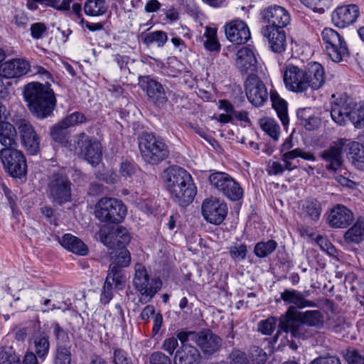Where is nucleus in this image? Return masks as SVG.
I'll use <instances>...</instances> for the list:
<instances>
[{
	"label": "nucleus",
	"instance_id": "13",
	"mask_svg": "<svg viewBox=\"0 0 364 364\" xmlns=\"http://www.w3.org/2000/svg\"><path fill=\"white\" fill-rule=\"evenodd\" d=\"M245 90L248 101L255 107H262L267 101L269 93L260 78L250 74L245 82Z\"/></svg>",
	"mask_w": 364,
	"mask_h": 364
},
{
	"label": "nucleus",
	"instance_id": "12",
	"mask_svg": "<svg viewBox=\"0 0 364 364\" xmlns=\"http://www.w3.org/2000/svg\"><path fill=\"white\" fill-rule=\"evenodd\" d=\"M71 185L67 176L61 173L53 174L48 187L49 197L59 205L70 201Z\"/></svg>",
	"mask_w": 364,
	"mask_h": 364
},
{
	"label": "nucleus",
	"instance_id": "31",
	"mask_svg": "<svg viewBox=\"0 0 364 364\" xmlns=\"http://www.w3.org/2000/svg\"><path fill=\"white\" fill-rule=\"evenodd\" d=\"M300 210L302 217L308 220L316 222L320 218L322 208L317 199L310 198L301 202Z\"/></svg>",
	"mask_w": 364,
	"mask_h": 364
},
{
	"label": "nucleus",
	"instance_id": "63",
	"mask_svg": "<svg viewBox=\"0 0 364 364\" xmlns=\"http://www.w3.org/2000/svg\"><path fill=\"white\" fill-rule=\"evenodd\" d=\"M31 36L33 39H41L47 31V27L44 23L37 22L31 24Z\"/></svg>",
	"mask_w": 364,
	"mask_h": 364
},
{
	"label": "nucleus",
	"instance_id": "43",
	"mask_svg": "<svg viewBox=\"0 0 364 364\" xmlns=\"http://www.w3.org/2000/svg\"><path fill=\"white\" fill-rule=\"evenodd\" d=\"M141 37L143 43L146 46L156 43L159 48L164 47L168 41V36L166 33L163 31L142 33Z\"/></svg>",
	"mask_w": 364,
	"mask_h": 364
},
{
	"label": "nucleus",
	"instance_id": "57",
	"mask_svg": "<svg viewBox=\"0 0 364 364\" xmlns=\"http://www.w3.org/2000/svg\"><path fill=\"white\" fill-rule=\"evenodd\" d=\"M228 364H250L245 352L234 349L228 357Z\"/></svg>",
	"mask_w": 364,
	"mask_h": 364
},
{
	"label": "nucleus",
	"instance_id": "6",
	"mask_svg": "<svg viewBox=\"0 0 364 364\" xmlns=\"http://www.w3.org/2000/svg\"><path fill=\"white\" fill-rule=\"evenodd\" d=\"M127 207L122 200L102 198L96 205L95 216L102 222L122 223L127 215Z\"/></svg>",
	"mask_w": 364,
	"mask_h": 364
},
{
	"label": "nucleus",
	"instance_id": "22",
	"mask_svg": "<svg viewBox=\"0 0 364 364\" xmlns=\"http://www.w3.org/2000/svg\"><path fill=\"white\" fill-rule=\"evenodd\" d=\"M133 285L141 296L150 299L161 289L162 282L159 278H151L150 274H134Z\"/></svg>",
	"mask_w": 364,
	"mask_h": 364
},
{
	"label": "nucleus",
	"instance_id": "36",
	"mask_svg": "<svg viewBox=\"0 0 364 364\" xmlns=\"http://www.w3.org/2000/svg\"><path fill=\"white\" fill-rule=\"evenodd\" d=\"M131 262V255L127 248H119L109 264L110 273H120Z\"/></svg>",
	"mask_w": 364,
	"mask_h": 364
},
{
	"label": "nucleus",
	"instance_id": "9",
	"mask_svg": "<svg viewBox=\"0 0 364 364\" xmlns=\"http://www.w3.org/2000/svg\"><path fill=\"white\" fill-rule=\"evenodd\" d=\"M334 99L331 106V117L333 121L340 126H344L348 121L356 100L346 93L333 95Z\"/></svg>",
	"mask_w": 364,
	"mask_h": 364
},
{
	"label": "nucleus",
	"instance_id": "11",
	"mask_svg": "<svg viewBox=\"0 0 364 364\" xmlns=\"http://www.w3.org/2000/svg\"><path fill=\"white\" fill-rule=\"evenodd\" d=\"M192 331H180L178 338L181 347L176 350L174 362L178 364H198L200 356L198 349L189 344L191 341Z\"/></svg>",
	"mask_w": 364,
	"mask_h": 364
},
{
	"label": "nucleus",
	"instance_id": "49",
	"mask_svg": "<svg viewBox=\"0 0 364 364\" xmlns=\"http://www.w3.org/2000/svg\"><path fill=\"white\" fill-rule=\"evenodd\" d=\"M115 233L114 228L103 227L99 232L100 242L109 249H116Z\"/></svg>",
	"mask_w": 364,
	"mask_h": 364
},
{
	"label": "nucleus",
	"instance_id": "27",
	"mask_svg": "<svg viewBox=\"0 0 364 364\" xmlns=\"http://www.w3.org/2000/svg\"><path fill=\"white\" fill-rule=\"evenodd\" d=\"M141 86L144 90L148 97L151 100L155 105L160 106L167 101L166 92L162 85L158 81L151 79L149 77H144L141 81Z\"/></svg>",
	"mask_w": 364,
	"mask_h": 364
},
{
	"label": "nucleus",
	"instance_id": "64",
	"mask_svg": "<svg viewBox=\"0 0 364 364\" xmlns=\"http://www.w3.org/2000/svg\"><path fill=\"white\" fill-rule=\"evenodd\" d=\"M150 364H171L170 358L161 352L153 353L149 358Z\"/></svg>",
	"mask_w": 364,
	"mask_h": 364
},
{
	"label": "nucleus",
	"instance_id": "56",
	"mask_svg": "<svg viewBox=\"0 0 364 364\" xmlns=\"http://www.w3.org/2000/svg\"><path fill=\"white\" fill-rule=\"evenodd\" d=\"M229 253L232 259L235 260H243L246 258L247 247L245 244H235L229 248Z\"/></svg>",
	"mask_w": 364,
	"mask_h": 364
},
{
	"label": "nucleus",
	"instance_id": "30",
	"mask_svg": "<svg viewBox=\"0 0 364 364\" xmlns=\"http://www.w3.org/2000/svg\"><path fill=\"white\" fill-rule=\"evenodd\" d=\"M257 63V58L251 49L243 47L237 51L236 65L242 73L256 71Z\"/></svg>",
	"mask_w": 364,
	"mask_h": 364
},
{
	"label": "nucleus",
	"instance_id": "62",
	"mask_svg": "<svg viewBox=\"0 0 364 364\" xmlns=\"http://www.w3.org/2000/svg\"><path fill=\"white\" fill-rule=\"evenodd\" d=\"M345 359L349 364H364V353L361 354L358 350H347Z\"/></svg>",
	"mask_w": 364,
	"mask_h": 364
},
{
	"label": "nucleus",
	"instance_id": "44",
	"mask_svg": "<svg viewBox=\"0 0 364 364\" xmlns=\"http://www.w3.org/2000/svg\"><path fill=\"white\" fill-rule=\"evenodd\" d=\"M65 124H62V121L55 124L50 129V136L52 139L65 146H67L69 141V132Z\"/></svg>",
	"mask_w": 364,
	"mask_h": 364
},
{
	"label": "nucleus",
	"instance_id": "2",
	"mask_svg": "<svg viewBox=\"0 0 364 364\" xmlns=\"http://www.w3.org/2000/svg\"><path fill=\"white\" fill-rule=\"evenodd\" d=\"M23 96L30 111L38 118L48 117L55 107L56 99L53 90L39 82L26 85Z\"/></svg>",
	"mask_w": 364,
	"mask_h": 364
},
{
	"label": "nucleus",
	"instance_id": "32",
	"mask_svg": "<svg viewBox=\"0 0 364 364\" xmlns=\"http://www.w3.org/2000/svg\"><path fill=\"white\" fill-rule=\"evenodd\" d=\"M346 148L352 164L358 169L364 171V145L348 139Z\"/></svg>",
	"mask_w": 364,
	"mask_h": 364
},
{
	"label": "nucleus",
	"instance_id": "37",
	"mask_svg": "<svg viewBox=\"0 0 364 364\" xmlns=\"http://www.w3.org/2000/svg\"><path fill=\"white\" fill-rule=\"evenodd\" d=\"M269 97L273 108L277 112V116L281 120L283 126L286 127L289 124V122L287 102L281 98L275 91H271Z\"/></svg>",
	"mask_w": 364,
	"mask_h": 364
},
{
	"label": "nucleus",
	"instance_id": "24",
	"mask_svg": "<svg viewBox=\"0 0 364 364\" xmlns=\"http://www.w3.org/2000/svg\"><path fill=\"white\" fill-rule=\"evenodd\" d=\"M30 68L25 59L14 58L0 65V76L7 79L20 77L27 74Z\"/></svg>",
	"mask_w": 364,
	"mask_h": 364
},
{
	"label": "nucleus",
	"instance_id": "5",
	"mask_svg": "<svg viewBox=\"0 0 364 364\" xmlns=\"http://www.w3.org/2000/svg\"><path fill=\"white\" fill-rule=\"evenodd\" d=\"M208 181L212 188L232 201L243 198L244 191L240 183L228 173L214 171L208 176Z\"/></svg>",
	"mask_w": 364,
	"mask_h": 364
},
{
	"label": "nucleus",
	"instance_id": "52",
	"mask_svg": "<svg viewBox=\"0 0 364 364\" xmlns=\"http://www.w3.org/2000/svg\"><path fill=\"white\" fill-rule=\"evenodd\" d=\"M250 364H264L267 359L266 352L259 346H253L249 351Z\"/></svg>",
	"mask_w": 364,
	"mask_h": 364
},
{
	"label": "nucleus",
	"instance_id": "23",
	"mask_svg": "<svg viewBox=\"0 0 364 364\" xmlns=\"http://www.w3.org/2000/svg\"><path fill=\"white\" fill-rule=\"evenodd\" d=\"M227 38L235 44H244L250 38V31L245 22L234 20L225 26Z\"/></svg>",
	"mask_w": 364,
	"mask_h": 364
},
{
	"label": "nucleus",
	"instance_id": "29",
	"mask_svg": "<svg viewBox=\"0 0 364 364\" xmlns=\"http://www.w3.org/2000/svg\"><path fill=\"white\" fill-rule=\"evenodd\" d=\"M60 245L66 250L79 256L89 253L88 246L79 237L70 233H65L58 239Z\"/></svg>",
	"mask_w": 364,
	"mask_h": 364
},
{
	"label": "nucleus",
	"instance_id": "17",
	"mask_svg": "<svg viewBox=\"0 0 364 364\" xmlns=\"http://www.w3.org/2000/svg\"><path fill=\"white\" fill-rule=\"evenodd\" d=\"M346 142L348 139H339L322 152L321 158L326 161V168L328 171L336 172L341 168L343 162L342 153Z\"/></svg>",
	"mask_w": 364,
	"mask_h": 364
},
{
	"label": "nucleus",
	"instance_id": "1",
	"mask_svg": "<svg viewBox=\"0 0 364 364\" xmlns=\"http://www.w3.org/2000/svg\"><path fill=\"white\" fill-rule=\"evenodd\" d=\"M165 173V182L173 200L181 206L191 203L196 194L191 174L178 166L168 168Z\"/></svg>",
	"mask_w": 364,
	"mask_h": 364
},
{
	"label": "nucleus",
	"instance_id": "8",
	"mask_svg": "<svg viewBox=\"0 0 364 364\" xmlns=\"http://www.w3.org/2000/svg\"><path fill=\"white\" fill-rule=\"evenodd\" d=\"M70 149L83 157L93 166L97 164L101 159L100 144L95 138L90 137L83 132L75 136L73 149L70 148Z\"/></svg>",
	"mask_w": 364,
	"mask_h": 364
},
{
	"label": "nucleus",
	"instance_id": "39",
	"mask_svg": "<svg viewBox=\"0 0 364 364\" xmlns=\"http://www.w3.org/2000/svg\"><path fill=\"white\" fill-rule=\"evenodd\" d=\"M16 132L14 127L5 122H0V143L5 148H13L16 145Z\"/></svg>",
	"mask_w": 364,
	"mask_h": 364
},
{
	"label": "nucleus",
	"instance_id": "21",
	"mask_svg": "<svg viewBox=\"0 0 364 364\" xmlns=\"http://www.w3.org/2000/svg\"><path fill=\"white\" fill-rule=\"evenodd\" d=\"M262 16L268 23L265 27H273V28L283 29L291 21L288 11L277 5L270 6L264 9Z\"/></svg>",
	"mask_w": 364,
	"mask_h": 364
},
{
	"label": "nucleus",
	"instance_id": "47",
	"mask_svg": "<svg viewBox=\"0 0 364 364\" xmlns=\"http://www.w3.org/2000/svg\"><path fill=\"white\" fill-rule=\"evenodd\" d=\"M277 243L269 240L267 242H260L256 244L254 252L259 257H265L272 253L277 248Z\"/></svg>",
	"mask_w": 364,
	"mask_h": 364
},
{
	"label": "nucleus",
	"instance_id": "59",
	"mask_svg": "<svg viewBox=\"0 0 364 364\" xmlns=\"http://www.w3.org/2000/svg\"><path fill=\"white\" fill-rule=\"evenodd\" d=\"M316 242L320 248L329 255H334L336 253L335 247L326 237L318 235Z\"/></svg>",
	"mask_w": 364,
	"mask_h": 364
},
{
	"label": "nucleus",
	"instance_id": "50",
	"mask_svg": "<svg viewBox=\"0 0 364 364\" xmlns=\"http://www.w3.org/2000/svg\"><path fill=\"white\" fill-rule=\"evenodd\" d=\"M356 128L364 127V102H356L349 119Z\"/></svg>",
	"mask_w": 364,
	"mask_h": 364
},
{
	"label": "nucleus",
	"instance_id": "40",
	"mask_svg": "<svg viewBox=\"0 0 364 364\" xmlns=\"http://www.w3.org/2000/svg\"><path fill=\"white\" fill-rule=\"evenodd\" d=\"M203 46L207 50L218 51L220 49V43L217 38V28L205 26V32L202 36Z\"/></svg>",
	"mask_w": 364,
	"mask_h": 364
},
{
	"label": "nucleus",
	"instance_id": "46",
	"mask_svg": "<svg viewBox=\"0 0 364 364\" xmlns=\"http://www.w3.org/2000/svg\"><path fill=\"white\" fill-rule=\"evenodd\" d=\"M72 346H56L53 364H71Z\"/></svg>",
	"mask_w": 364,
	"mask_h": 364
},
{
	"label": "nucleus",
	"instance_id": "48",
	"mask_svg": "<svg viewBox=\"0 0 364 364\" xmlns=\"http://www.w3.org/2000/svg\"><path fill=\"white\" fill-rule=\"evenodd\" d=\"M53 335L56 339V346H71L68 333L58 322L51 323Z\"/></svg>",
	"mask_w": 364,
	"mask_h": 364
},
{
	"label": "nucleus",
	"instance_id": "42",
	"mask_svg": "<svg viewBox=\"0 0 364 364\" xmlns=\"http://www.w3.org/2000/svg\"><path fill=\"white\" fill-rule=\"evenodd\" d=\"M34 354L39 359L44 360L49 352L50 342L48 336L45 333H41L33 339Z\"/></svg>",
	"mask_w": 364,
	"mask_h": 364
},
{
	"label": "nucleus",
	"instance_id": "41",
	"mask_svg": "<svg viewBox=\"0 0 364 364\" xmlns=\"http://www.w3.org/2000/svg\"><path fill=\"white\" fill-rule=\"evenodd\" d=\"M105 0H87L84 5L85 14L90 16H100L107 11Z\"/></svg>",
	"mask_w": 364,
	"mask_h": 364
},
{
	"label": "nucleus",
	"instance_id": "3",
	"mask_svg": "<svg viewBox=\"0 0 364 364\" xmlns=\"http://www.w3.org/2000/svg\"><path fill=\"white\" fill-rule=\"evenodd\" d=\"M138 146L142 159L150 164H158L169 155V149L164 140L152 132H143L140 134Z\"/></svg>",
	"mask_w": 364,
	"mask_h": 364
},
{
	"label": "nucleus",
	"instance_id": "16",
	"mask_svg": "<svg viewBox=\"0 0 364 364\" xmlns=\"http://www.w3.org/2000/svg\"><path fill=\"white\" fill-rule=\"evenodd\" d=\"M17 126L23 146L28 154H37L40 149V137L33 125L23 119L18 122Z\"/></svg>",
	"mask_w": 364,
	"mask_h": 364
},
{
	"label": "nucleus",
	"instance_id": "58",
	"mask_svg": "<svg viewBox=\"0 0 364 364\" xmlns=\"http://www.w3.org/2000/svg\"><path fill=\"white\" fill-rule=\"evenodd\" d=\"M277 326V319L274 317H269L262 320L258 323V330L265 335H271Z\"/></svg>",
	"mask_w": 364,
	"mask_h": 364
},
{
	"label": "nucleus",
	"instance_id": "38",
	"mask_svg": "<svg viewBox=\"0 0 364 364\" xmlns=\"http://www.w3.org/2000/svg\"><path fill=\"white\" fill-rule=\"evenodd\" d=\"M298 316L309 327L321 329L324 324V316L318 310H308L304 312L298 311Z\"/></svg>",
	"mask_w": 364,
	"mask_h": 364
},
{
	"label": "nucleus",
	"instance_id": "4",
	"mask_svg": "<svg viewBox=\"0 0 364 364\" xmlns=\"http://www.w3.org/2000/svg\"><path fill=\"white\" fill-rule=\"evenodd\" d=\"M279 331L289 333L291 338L305 340L314 336L315 331L311 329L298 316L296 307L290 306L286 313L281 316Z\"/></svg>",
	"mask_w": 364,
	"mask_h": 364
},
{
	"label": "nucleus",
	"instance_id": "55",
	"mask_svg": "<svg viewBox=\"0 0 364 364\" xmlns=\"http://www.w3.org/2000/svg\"><path fill=\"white\" fill-rule=\"evenodd\" d=\"M62 124L67 127H71L79 124L85 123L87 121L86 117L80 112H75L61 120Z\"/></svg>",
	"mask_w": 364,
	"mask_h": 364
},
{
	"label": "nucleus",
	"instance_id": "26",
	"mask_svg": "<svg viewBox=\"0 0 364 364\" xmlns=\"http://www.w3.org/2000/svg\"><path fill=\"white\" fill-rule=\"evenodd\" d=\"M125 284L124 274H107L100 295V302L107 304L113 297V290H122Z\"/></svg>",
	"mask_w": 364,
	"mask_h": 364
},
{
	"label": "nucleus",
	"instance_id": "35",
	"mask_svg": "<svg viewBox=\"0 0 364 364\" xmlns=\"http://www.w3.org/2000/svg\"><path fill=\"white\" fill-rule=\"evenodd\" d=\"M348 244H359L364 240V217H360L343 235Z\"/></svg>",
	"mask_w": 364,
	"mask_h": 364
},
{
	"label": "nucleus",
	"instance_id": "18",
	"mask_svg": "<svg viewBox=\"0 0 364 364\" xmlns=\"http://www.w3.org/2000/svg\"><path fill=\"white\" fill-rule=\"evenodd\" d=\"M192 333L191 341L200 347L205 355H211L220 350L222 339L210 330H203L198 333L192 331Z\"/></svg>",
	"mask_w": 364,
	"mask_h": 364
},
{
	"label": "nucleus",
	"instance_id": "34",
	"mask_svg": "<svg viewBox=\"0 0 364 364\" xmlns=\"http://www.w3.org/2000/svg\"><path fill=\"white\" fill-rule=\"evenodd\" d=\"M74 0H27L26 7L32 11H36L38 9V4L46 7H52L58 11H68L70 8V4Z\"/></svg>",
	"mask_w": 364,
	"mask_h": 364
},
{
	"label": "nucleus",
	"instance_id": "25",
	"mask_svg": "<svg viewBox=\"0 0 364 364\" xmlns=\"http://www.w3.org/2000/svg\"><path fill=\"white\" fill-rule=\"evenodd\" d=\"M262 33L268 39L269 46L275 53H282L287 48V37L285 31L273 27L262 28Z\"/></svg>",
	"mask_w": 364,
	"mask_h": 364
},
{
	"label": "nucleus",
	"instance_id": "15",
	"mask_svg": "<svg viewBox=\"0 0 364 364\" xmlns=\"http://www.w3.org/2000/svg\"><path fill=\"white\" fill-rule=\"evenodd\" d=\"M202 214L207 222L220 225L227 216L228 207L223 200L213 198H208L203 202Z\"/></svg>",
	"mask_w": 364,
	"mask_h": 364
},
{
	"label": "nucleus",
	"instance_id": "60",
	"mask_svg": "<svg viewBox=\"0 0 364 364\" xmlns=\"http://www.w3.org/2000/svg\"><path fill=\"white\" fill-rule=\"evenodd\" d=\"M114 364H134L128 353L121 348H116L113 352Z\"/></svg>",
	"mask_w": 364,
	"mask_h": 364
},
{
	"label": "nucleus",
	"instance_id": "28",
	"mask_svg": "<svg viewBox=\"0 0 364 364\" xmlns=\"http://www.w3.org/2000/svg\"><path fill=\"white\" fill-rule=\"evenodd\" d=\"M303 70L306 78L307 77L310 88L316 90L324 85L325 70L321 64L317 62H310Z\"/></svg>",
	"mask_w": 364,
	"mask_h": 364
},
{
	"label": "nucleus",
	"instance_id": "51",
	"mask_svg": "<svg viewBox=\"0 0 364 364\" xmlns=\"http://www.w3.org/2000/svg\"><path fill=\"white\" fill-rule=\"evenodd\" d=\"M0 364H21V359L12 348L0 349Z\"/></svg>",
	"mask_w": 364,
	"mask_h": 364
},
{
	"label": "nucleus",
	"instance_id": "14",
	"mask_svg": "<svg viewBox=\"0 0 364 364\" xmlns=\"http://www.w3.org/2000/svg\"><path fill=\"white\" fill-rule=\"evenodd\" d=\"M283 80L287 89L294 92H304L310 88L303 69L294 65H287Z\"/></svg>",
	"mask_w": 364,
	"mask_h": 364
},
{
	"label": "nucleus",
	"instance_id": "53",
	"mask_svg": "<svg viewBox=\"0 0 364 364\" xmlns=\"http://www.w3.org/2000/svg\"><path fill=\"white\" fill-rule=\"evenodd\" d=\"M114 231L115 233L114 240L117 242L116 249L119 250V248H125L124 245L130 241V235L127 230L122 226H119L114 228Z\"/></svg>",
	"mask_w": 364,
	"mask_h": 364
},
{
	"label": "nucleus",
	"instance_id": "45",
	"mask_svg": "<svg viewBox=\"0 0 364 364\" xmlns=\"http://www.w3.org/2000/svg\"><path fill=\"white\" fill-rule=\"evenodd\" d=\"M262 129L272 137L274 141H277L280 135V127L278 123L272 118H264L259 122Z\"/></svg>",
	"mask_w": 364,
	"mask_h": 364
},
{
	"label": "nucleus",
	"instance_id": "61",
	"mask_svg": "<svg viewBox=\"0 0 364 364\" xmlns=\"http://www.w3.org/2000/svg\"><path fill=\"white\" fill-rule=\"evenodd\" d=\"M136 169L137 166L134 162L126 160L122 162L119 172L122 177L130 178L136 173Z\"/></svg>",
	"mask_w": 364,
	"mask_h": 364
},
{
	"label": "nucleus",
	"instance_id": "33",
	"mask_svg": "<svg viewBox=\"0 0 364 364\" xmlns=\"http://www.w3.org/2000/svg\"><path fill=\"white\" fill-rule=\"evenodd\" d=\"M281 299L288 304H294L299 309L314 306L312 301L306 300L302 294L294 289H285L281 293Z\"/></svg>",
	"mask_w": 364,
	"mask_h": 364
},
{
	"label": "nucleus",
	"instance_id": "54",
	"mask_svg": "<svg viewBox=\"0 0 364 364\" xmlns=\"http://www.w3.org/2000/svg\"><path fill=\"white\" fill-rule=\"evenodd\" d=\"M332 0H301L302 4L313 11L323 14L328 9Z\"/></svg>",
	"mask_w": 364,
	"mask_h": 364
},
{
	"label": "nucleus",
	"instance_id": "20",
	"mask_svg": "<svg viewBox=\"0 0 364 364\" xmlns=\"http://www.w3.org/2000/svg\"><path fill=\"white\" fill-rule=\"evenodd\" d=\"M359 14V8L357 5H344L338 6L332 12L331 19L334 26L343 28L355 22Z\"/></svg>",
	"mask_w": 364,
	"mask_h": 364
},
{
	"label": "nucleus",
	"instance_id": "7",
	"mask_svg": "<svg viewBox=\"0 0 364 364\" xmlns=\"http://www.w3.org/2000/svg\"><path fill=\"white\" fill-rule=\"evenodd\" d=\"M321 38L326 50L332 61L340 63L349 56L346 42L336 30L325 28L321 32Z\"/></svg>",
	"mask_w": 364,
	"mask_h": 364
},
{
	"label": "nucleus",
	"instance_id": "10",
	"mask_svg": "<svg viewBox=\"0 0 364 364\" xmlns=\"http://www.w3.org/2000/svg\"><path fill=\"white\" fill-rule=\"evenodd\" d=\"M0 159L4 168L14 178L25 176L27 171L23 154L14 148H4L0 151Z\"/></svg>",
	"mask_w": 364,
	"mask_h": 364
},
{
	"label": "nucleus",
	"instance_id": "19",
	"mask_svg": "<svg viewBox=\"0 0 364 364\" xmlns=\"http://www.w3.org/2000/svg\"><path fill=\"white\" fill-rule=\"evenodd\" d=\"M354 220V214L344 205L337 204L329 211L326 221L332 228H346Z\"/></svg>",
	"mask_w": 364,
	"mask_h": 364
}]
</instances>
